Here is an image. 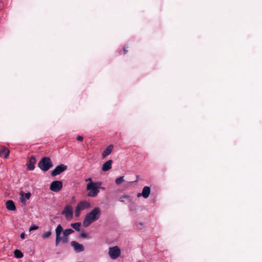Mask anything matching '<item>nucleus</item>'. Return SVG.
Masks as SVG:
<instances>
[{
  "mask_svg": "<svg viewBox=\"0 0 262 262\" xmlns=\"http://www.w3.org/2000/svg\"><path fill=\"white\" fill-rule=\"evenodd\" d=\"M74 232V231L72 229L63 230L61 225L59 224L55 229V246H57L61 242L63 244L67 243L69 242V235Z\"/></svg>",
  "mask_w": 262,
  "mask_h": 262,
  "instance_id": "1",
  "label": "nucleus"
},
{
  "mask_svg": "<svg viewBox=\"0 0 262 262\" xmlns=\"http://www.w3.org/2000/svg\"><path fill=\"white\" fill-rule=\"evenodd\" d=\"M101 215V212L100 208H94L86 214L83 222V226L84 227H88L92 223L97 221L100 218Z\"/></svg>",
  "mask_w": 262,
  "mask_h": 262,
  "instance_id": "2",
  "label": "nucleus"
},
{
  "mask_svg": "<svg viewBox=\"0 0 262 262\" xmlns=\"http://www.w3.org/2000/svg\"><path fill=\"white\" fill-rule=\"evenodd\" d=\"M100 184L98 183L91 182L86 185V189L89 191L87 195L90 197H96L99 192V188Z\"/></svg>",
  "mask_w": 262,
  "mask_h": 262,
  "instance_id": "3",
  "label": "nucleus"
},
{
  "mask_svg": "<svg viewBox=\"0 0 262 262\" xmlns=\"http://www.w3.org/2000/svg\"><path fill=\"white\" fill-rule=\"evenodd\" d=\"M53 166L51 160L48 157H43L38 163V167L44 171H48Z\"/></svg>",
  "mask_w": 262,
  "mask_h": 262,
  "instance_id": "4",
  "label": "nucleus"
},
{
  "mask_svg": "<svg viewBox=\"0 0 262 262\" xmlns=\"http://www.w3.org/2000/svg\"><path fill=\"white\" fill-rule=\"evenodd\" d=\"M61 213L65 215L67 220H70L73 217V208L70 205H66Z\"/></svg>",
  "mask_w": 262,
  "mask_h": 262,
  "instance_id": "5",
  "label": "nucleus"
},
{
  "mask_svg": "<svg viewBox=\"0 0 262 262\" xmlns=\"http://www.w3.org/2000/svg\"><path fill=\"white\" fill-rule=\"evenodd\" d=\"M108 254L112 259H115L120 255L121 251L118 246H115L109 249Z\"/></svg>",
  "mask_w": 262,
  "mask_h": 262,
  "instance_id": "6",
  "label": "nucleus"
},
{
  "mask_svg": "<svg viewBox=\"0 0 262 262\" xmlns=\"http://www.w3.org/2000/svg\"><path fill=\"white\" fill-rule=\"evenodd\" d=\"M62 187V182L60 181H54L50 185V189L54 192H59Z\"/></svg>",
  "mask_w": 262,
  "mask_h": 262,
  "instance_id": "7",
  "label": "nucleus"
},
{
  "mask_svg": "<svg viewBox=\"0 0 262 262\" xmlns=\"http://www.w3.org/2000/svg\"><path fill=\"white\" fill-rule=\"evenodd\" d=\"M68 168L67 166L64 164H60L57 167L51 172V175L52 177H55L58 174H60Z\"/></svg>",
  "mask_w": 262,
  "mask_h": 262,
  "instance_id": "8",
  "label": "nucleus"
},
{
  "mask_svg": "<svg viewBox=\"0 0 262 262\" xmlns=\"http://www.w3.org/2000/svg\"><path fill=\"white\" fill-rule=\"evenodd\" d=\"M71 245L74 248L76 252H80L84 251V247L82 245L79 244L77 242L72 241L71 242Z\"/></svg>",
  "mask_w": 262,
  "mask_h": 262,
  "instance_id": "9",
  "label": "nucleus"
},
{
  "mask_svg": "<svg viewBox=\"0 0 262 262\" xmlns=\"http://www.w3.org/2000/svg\"><path fill=\"white\" fill-rule=\"evenodd\" d=\"M150 193V188L149 186H145L142 191V193H138L137 194V196L138 198L141 196H143V197L145 199H147L148 198Z\"/></svg>",
  "mask_w": 262,
  "mask_h": 262,
  "instance_id": "10",
  "label": "nucleus"
},
{
  "mask_svg": "<svg viewBox=\"0 0 262 262\" xmlns=\"http://www.w3.org/2000/svg\"><path fill=\"white\" fill-rule=\"evenodd\" d=\"M36 163V159L34 156H32L28 160L27 165L30 170H33L35 168L34 165Z\"/></svg>",
  "mask_w": 262,
  "mask_h": 262,
  "instance_id": "11",
  "label": "nucleus"
},
{
  "mask_svg": "<svg viewBox=\"0 0 262 262\" xmlns=\"http://www.w3.org/2000/svg\"><path fill=\"white\" fill-rule=\"evenodd\" d=\"M113 148L114 146L112 144H110L107 146V147L104 149L102 154V158L104 159L106 156L110 155L113 149Z\"/></svg>",
  "mask_w": 262,
  "mask_h": 262,
  "instance_id": "12",
  "label": "nucleus"
},
{
  "mask_svg": "<svg viewBox=\"0 0 262 262\" xmlns=\"http://www.w3.org/2000/svg\"><path fill=\"white\" fill-rule=\"evenodd\" d=\"M6 208L8 210L14 211L16 209V207L14 203L12 200H8L6 202Z\"/></svg>",
  "mask_w": 262,
  "mask_h": 262,
  "instance_id": "13",
  "label": "nucleus"
},
{
  "mask_svg": "<svg viewBox=\"0 0 262 262\" xmlns=\"http://www.w3.org/2000/svg\"><path fill=\"white\" fill-rule=\"evenodd\" d=\"M113 161L111 160H110L106 162H105L102 166V170L103 171H106L112 168V164Z\"/></svg>",
  "mask_w": 262,
  "mask_h": 262,
  "instance_id": "14",
  "label": "nucleus"
},
{
  "mask_svg": "<svg viewBox=\"0 0 262 262\" xmlns=\"http://www.w3.org/2000/svg\"><path fill=\"white\" fill-rule=\"evenodd\" d=\"M77 206L80 209L83 210L85 208H89L90 206V204L85 201H81L77 205Z\"/></svg>",
  "mask_w": 262,
  "mask_h": 262,
  "instance_id": "15",
  "label": "nucleus"
},
{
  "mask_svg": "<svg viewBox=\"0 0 262 262\" xmlns=\"http://www.w3.org/2000/svg\"><path fill=\"white\" fill-rule=\"evenodd\" d=\"M10 153L9 150L6 147L0 148V155H4L5 158H7Z\"/></svg>",
  "mask_w": 262,
  "mask_h": 262,
  "instance_id": "16",
  "label": "nucleus"
},
{
  "mask_svg": "<svg viewBox=\"0 0 262 262\" xmlns=\"http://www.w3.org/2000/svg\"><path fill=\"white\" fill-rule=\"evenodd\" d=\"M15 257L17 258H20L23 257V253L19 250H15L14 251Z\"/></svg>",
  "mask_w": 262,
  "mask_h": 262,
  "instance_id": "17",
  "label": "nucleus"
},
{
  "mask_svg": "<svg viewBox=\"0 0 262 262\" xmlns=\"http://www.w3.org/2000/svg\"><path fill=\"white\" fill-rule=\"evenodd\" d=\"M71 227H72L75 230L79 231H80V227L81 226V223L79 222L72 223L71 224Z\"/></svg>",
  "mask_w": 262,
  "mask_h": 262,
  "instance_id": "18",
  "label": "nucleus"
},
{
  "mask_svg": "<svg viewBox=\"0 0 262 262\" xmlns=\"http://www.w3.org/2000/svg\"><path fill=\"white\" fill-rule=\"evenodd\" d=\"M124 181V176H121V177H120L118 178H117L115 180V183L117 185H120L121 184L123 181Z\"/></svg>",
  "mask_w": 262,
  "mask_h": 262,
  "instance_id": "19",
  "label": "nucleus"
},
{
  "mask_svg": "<svg viewBox=\"0 0 262 262\" xmlns=\"http://www.w3.org/2000/svg\"><path fill=\"white\" fill-rule=\"evenodd\" d=\"M51 235V232L50 231H47L42 235V237L44 239L49 237Z\"/></svg>",
  "mask_w": 262,
  "mask_h": 262,
  "instance_id": "20",
  "label": "nucleus"
},
{
  "mask_svg": "<svg viewBox=\"0 0 262 262\" xmlns=\"http://www.w3.org/2000/svg\"><path fill=\"white\" fill-rule=\"evenodd\" d=\"M81 211H82V210L81 209H80V208L76 206V209L75 211V216L76 217H78L79 216Z\"/></svg>",
  "mask_w": 262,
  "mask_h": 262,
  "instance_id": "21",
  "label": "nucleus"
},
{
  "mask_svg": "<svg viewBox=\"0 0 262 262\" xmlns=\"http://www.w3.org/2000/svg\"><path fill=\"white\" fill-rule=\"evenodd\" d=\"M38 228V226L35 225H33L31 226V227L29 228V231H32L34 230H36Z\"/></svg>",
  "mask_w": 262,
  "mask_h": 262,
  "instance_id": "22",
  "label": "nucleus"
},
{
  "mask_svg": "<svg viewBox=\"0 0 262 262\" xmlns=\"http://www.w3.org/2000/svg\"><path fill=\"white\" fill-rule=\"evenodd\" d=\"M128 196L127 195H124L121 197L119 199V201L121 202H124L125 201V199L128 198Z\"/></svg>",
  "mask_w": 262,
  "mask_h": 262,
  "instance_id": "23",
  "label": "nucleus"
},
{
  "mask_svg": "<svg viewBox=\"0 0 262 262\" xmlns=\"http://www.w3.org/2000/svg\"><path fill=\"white\" fill-rule=\"evenodd\" d=\"M25 197L26 199L29 200L31 196V193L30 192L26 193L25 194Z\"/></svg>",
  "mask_w": 262,
  "mask_h": 262,
  "instance_id": "24",
  "label": "nucleus"
},
{
  "mask_svg": "<svg viewBox=\"0 0 262 262\" xmlns=\"http://www.w3.org/2000/svg\"><path fill=\"white\" fill-rule=\"evenodd\" d=\"M128 48V46H125L124 49H123V54H126L127 52H128V50L127 49Z\"/></svg>",
  "mask_w": 262,
  "mask_h": 262,
  "instance_id": "25",
  "label": "nucleus"
},
{
  "mask_svg": "<svg viewBox=\"0 0 262 262\" xmlns=\"http://www.w3.org/2000/svg\"><path fill=\"white\" fill-rule=\"evenodd\" d=\"M80 236L82 238H88V236L86 233H81L80 234Z\"/></svg>",
  "mask_w": 262,
  "mask_h": 262,
  "instance_id": "26",
  "label": "nucleus"
},
{
  "mask_svg": "<svg viewBox=\"0 0 262 262\" xmlns=\"http://www.w3.org/2000/svg\"><path fill=\"white\" fill-rule=\"evenodd\" d=\"M83 140V138L82 136H79L77 137V140L79 141H82Z\"/></svg>",
  "mask_w": 262,
  "mask_h": 262,
  "instance_id": "27",
  "label": "nucleus"
},
{
  "mask_svg": "<svg viewBox=\"0 0 262 262\" xmlns=\"http://www.w3.org/2000/svg\"><path fill=\"white\" fill-rule=\"evenodd\" d=\"M25 233H21L20 234V237L21 239H24L25 238Z\"/></svg>",
  "mask_w": 262,
  "mask_h": 262,
  "instance_id": "28",
  "label": "nucleus"
},
{
  "mask_svg": "<svg viewBox=\"0 0 262 262\" xmlns=\"http://www.w3.org/2000/svg\"><path fill=\"white\" fill-rule=\"evenodd\" d=\"M85 181L86 182H88V181H90V183L92 182V179L91 178H88L87 179L85 180Z\"/></svg>",
  "mask_w": 262,
  "mask_h": 262,
  "instance_id": "29",
  "label": "nucleus"
},
{
  "mask_svg": "<svg viewBox=\"0 0 262 262\" xmlns=\"http://www.w3.org/2000/svg\"><path fill=\"white\" fill-rule=\"evenodd\" d=\"M21 202H25V200L24 199L21 198Z\"/></svg>",
  "mask_w": 262,
  "mask_h": 262,
  "instance_id": "30",
  "label": "nucleus"
}]
</instances>
